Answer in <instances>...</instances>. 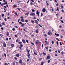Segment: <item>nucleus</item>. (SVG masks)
I'll list each match as a JSON object with an SVG mask.
<instances>
[{
	"label": "nucleus",
	"instance_id": "obj_53",
	"mask_svg": "<svg viewBox=\"0 0 65 65\" xmlns=\"http://www.w3.org/2000/svg\"><path fill=\"white\" fill-rule=\"evenodd\" d=\"M61 11L63 12H64V10L63 9H62L61 10Z\"/></svg>",
	"mask_w": 65,
	"mask_h": 65
},
{
	"label": "nucleus",
	"instance_id": "obj_46",
	"mask_svg": "<svg viewBox=\"0 0 65 65\" xmlns=\"http://www.w3.org/2000/svg\"><path fill=\"white\" fill-rule=\"evenodd\" d=\"M0 36H1V37H2V34H0Z\"/></svg>",
	"mask_w": 65,
	"mask_h": 65
},
{
	"label": "nucleus",
	"instance_id": "obj_19",
	"mask_svg": "<svg viewBox=\"0 0 65 65\" xmlns=\"http://www.w3.org/2000/svg\"><path fill=\"white\" fill-rule=\"evenodd\" d=\"M28 55H27L28 57H29L30 56V54L29 53Z\"/></svg>",
	"mask_w": 65,
	"mask_h": 65
},
{
	"label": "nucleus",
	"instance_id": "obj_47",
	"mask_svg": "<svg viewBox=\"0 0 65 65\" xmlns=\"http://www.w3.org/2000/svg\"><path fill=\"white\" fill-rule=\"evenodd\" d=\"M34 54H35L36 55H37V54L35 53V52H34Z\"/></svg>",
	"mask_w": 65,
	"mask_h": 65
},
{
	"label": "nucleus",
	"instance_id": "obj_33",
	"mask_svg": "<svg viewBox=\"0 0 65 65\" xmlns=\"http://www.w3.org/2000/svg\"><path fill=\"white\" fill-rule=\"evenodd\" d=\"M4 20L5 22H6V18H4Z\"/></svg>",
	"mask_w": 65,
	"mask_h": 65
},
{
	"label": "nucleus",
	"instance_id": "obj_35",
	"mask_svg": "<svg viewBox=\"0 0 65 65\" xmlns=\"http://www.w3.org/2000/svg\"><path fill=\"white\" fill-rule=\"evenodd\" d=\"M15 30V28H12L13 31H14Z\"/></svg>",
	"mask_w": 65,
	"mask_h": 65
},
{
	"label": "nucleus",
	"instance_id": "obj_59",
	"mask_svg": "<svg viewBox=\"0 0 65 65\" xmlns=\"http://www.w3.org/2000/svg\"><path fill=\"white\" fill-rule=\"evenodd\" d=\"M20 19H19L18 20V22H19V21H20Z\"/></svg>",
	"mask_w": 65,
	"mask_h": 65
},
{
	"label": "nucleus",
	"instance_id": "obj_20",
	"mask_svg": "<svg viewBox=\"0 0 65 65\" xmlns=\"http://www.w3.org/2000/svg\"><path fill=\"white\" fill-rule=\"evenodd\" d=\"M21 27H24L25 26V25L24 24H22L21 25Z\"/></svg>",
	"mask_w": 65,
	"mask_h": 65
},
{
	"label": "nucleus",
	"instance_id": "obj_55",
	"mask_svg": "<svg viewBox=\"0 0 65 65\" xmlns=\"http://www.w3.org/2000/svg\"><path fill=\"white\" fill-rule=\"evenodd\" d=\"M4 65H7L8 64H7V63H5V64H4Z\"/></svg>",
	"mask_w": 65,
	"mask_h": 65
},
{
	"label": "nucleus",
	"instance_id": "obj_7",
	"mask_svg": "<svg viewBox=\"0 0 65 65\" xmlns=\"http://www.w3.org/2000/svg\"><path fill=\"white\" fill-rule=\"evenodd\" d=\"M50 59V56H47L46 58V59H47V60H49Z\"/></svg>",
	"mask_w": 65,
	"mask_h": 65
},
{
	"label": "nucleus",
	"instance_id": "obj_10",
	"mask_svg": "<svg viewBox=\"0 0 65 65\" xmlns=\"http://www.w3.org/2000/svg\"><path fill=\"white\" fill-rule=\"evenodd\" d=\"M6 35L7 36H9V32H7Z\"/></svg>",
	"mask_w": 65,
	"mask_h": 65
},
{
	"label": "nucleus",
	"instance_id": "obj_14",
	"mask_svg": "<svg viewBox=\"0 0 65 65\" xmlns=\"http://www.w3.org/2000/svg\"><path fill=\"white\" fill-rule=\"evenodd\" d=\"M1 24H2V25H3V26L5 25L4 22L2 23Z\"/></svg>",
	"mask_w": 65,
	"mask_h": 65
},
{
	"label": "nucleus",
	"instance_id": "obj_1",
	"mask_svg": "<svg viewBox=\"0 0 65 65\" xmlns=\"http://www.w3.org/2000/svg\"><path fill=\"white\" fill-rule=\"evenodd\" d=\"M35 43L36 44H37L39 43V41L38 40H36L35 42Z\"/></svg>",
	"mask_w": 65,
	"mask_h": 65
},
{
	"label": "nucleus",
	"instance_id": "obj_60",
	"mask_svg": "<svg viewBox=\"0 0 65 65\" xmlns=\"http://www.w3.org/2000/svg\"><path fill=\"white\" fill-rule=\"evenodd\" d=\"M15 14L16 15H18V14H17V13H15Z\"/></svg>",
	"mask_w": 65,
	"mask_h": 65
},
{
	"label": "nucleus",
	"instance_id": "obj_38",
	"mask_svg": "<svg viewBox=\"0 0 65 65\" xmlns=\"http://www.w3.org/2000/svg\"><path fill=\"white\" fill-rule=\"evenodd\" d=\"M58 52L59 53H60V50H58Z\"/></svg>",
	"mask_w": 65,
	"mask_h": 65
},
{
	"label": "nucleus",
	"instance_id": "obj_8",
	"mask_svg": "<svg viewBox=\"0 0 65 65\" xmlns=\"http://www.w3.org/2000/svg\"><path fill=\"white\" fill-rule=\"evenodd\" d=\"M21 21L22 22H24L25 21V20L23 18H21Z\"/></svg>",
	"mask_w": 65,
	"mask_h": 65
},
{
	"label": "nucleus",
	"instance_id": "obj_3",
	"mask_svg": "<svg viewBox=\"0 0 65 65\" xmlns=\"http://www.w3.org/2000/svg\"><path fill=\"white\" fill-rule=\"evenodd\" d=\"M3 46L4 47H5L6 46V44H5V42H4L3 44Z\"/></svg>",
	"mask_w": 65,
	"mask_h": 65
},
{
	"label": "nucleus",
	"instance_id": "obj_27",
	"mask_svg": "<svg viewBox=\"0 0 65 65\" xmlns=\"http://www.w3.org/2000/svg\"><path fill=\"white\" fill-rule=\"evenodd\" d=\"M11 46L12 47H14V44H12Z\"/></svg>",
	"mask_w": 65,
	"mask_h": 65
},
{
	"label": "nucleus",
	"instance_id": "obj_56",
	"mask_svg": "<svg viewBox=\"0 0 65 65\" xmlns=\"http://www.w3.org/2000/svg\"><path fill=\"white\" fill-rule=\"evenodd\" d=\"M56 43H57V45H58V41Z\"/></svg>",
	"mask_w": 65,
	"mask_h": 65
},
{
	"label": "nucleus",
	"instance_id": "obj_51",
	"mask_svg": "<svg viewBox=\"0 0 65 65\" xmlns=\"http://www.w3.org/2000/svg\"><path fill=\"white\" fill-rule=\"evenodd\" d=\"M61 42H60V45H62V44H61Z\"/></svg>",
	"mask_w": 65,
	"mask_h": 65
},
{
	"label": "nucleus",
	"instance_id": "obj_24",
	"mask_svg": "<svg viewBox=\"0 0 65 65\" xmlns=\"http://www.w3.org/2000/svg\"><path fill=\"white\" fill-rule=\"evenodd\" d=\"M45 42H46L45 45H46L47 44V41H45Z\"/></svg>",
	"mask_w": 65,
	"mask_h": 65
},
{
	"label": "nucleus",
	"instance_id": "obj_18",
	"mask_svg": "<svg viewBox=\"0 0 65 65\" xmlns=\"http://www.w3.org/2000/svg\"><path fill=\"white\" fill-rule=\"evenodd\" d=\"M28 22H29V21H28V20H25V22H26V23H28Z\"/></svg>",
	"mask_w": 65,
	"mask_h": 65
},
{
	"label": "nucleus",
	"instance_id": "obj_30",
	"mask_svg": "<svg viewBox=\"0 0 65 65\" xmlns=\"http://www.w3.org/2000/svg\"><path fill=\"white\" fill-rule=\"evenodd\" d=\"M61 54H62V55H63L64 54V52L62 51L61 52Z\"/></svg>",
	"mask_w": 65,
	"mask_h": 65
},
{
	"label": "nucleus",
	"instance_id": "obj_2",
	"mask_svg": "<svg viewBox=\"0 0 65 65\" xmlns=\"http://www.w3.org/2000/svg\"><path fill=\"white\" fill-rule=\"evenodd\" d=\"M39 13L38 11V10H37L36 14H37L38 15V17H39Z\"/></svg>",
	"mask_w": 65,
	"mask_h": 65
},
{
	"label": "nucleus",
	"instance_id": "obj_52",
	"mask_svg": "<svg viewBox=\"0 0 65 65\" xmlns=\"http://www.w3.org/2000/svg\"><path fill=\"white\" fill-rule=\"evenodd\" d=\"M19 24H22V22H19Z\"/></svg>",
	"mask_w": 65,
	"mask_h": 65
},
{
	"label": "nucleus",
	"instance_id": "obj_23",
	"mask_svg": "<svg viewBox=\"0 0 65 65\" xmlns=\"http://www.w3.org/2000/svg\"><path fill=\"white\" fill-rule=\"evenodd\" d=\"M28 15L29 13H26L25 14V15Z\"/></svg>",
	"mask_w": 65,
	"mask_h": 65
},
{
	"label": "nucleus",
	"instance_id": "obj_39",
	"mask_svg": "<svg viewBox=\"0 0 65 65\" xmlns=\"http://www.w3.org/2000/svg\"><path fill=\"white\" fill-rule=\"evenodd\" d=\"M18 41H19V39H17L16 41V42H18Z\"/></svg>",
	"mask_w": 65,
	"mask_h": 65
},
{
	"label": "nucleus",
	"instance_id": "obj_58",
	"mask_svg": "<svg viewBox=\"0 0 65 65\" xmlns=\"http://www.w3.org/2000/svg\"><path fill=\"white\" fill-rule=\"evenodd\" d=\"M52 11H54V9H53V8H52Z\"/></svg>",
	"mask_w": 65,
	"mask_h": 65
},
{
	"label": "nucleus",
	"instance_id": "obj_48",
	"mask_svg": "<svg viewBox=\"0 0 65 65\" xmlns=\"http://www.w3.org/2000/svg\"><path fill=\"white\" fill-rule=\"evenodd\" d=\"M31 44H32V45H34V43H33L32 42H31Z\"/></svg>",
	"mask_w": 65,
	"mask_h": 65
},
{
	"label": "nucleus",
	"instance_id": "obj_43",
	"mask_svg": "<svg viewBox=\"0 0 65 65\" xmlns=\"http://www.w3.org/2000/svg\"><path fill=\"white\" fill-rule=\"evenodd\" d=\"M30 1L29 0H28L27 2V3L28 4L29 3V1Z\"/></svg>",
	"mask_w": 65,
	"mask_h": 65
},
{
	"label": "nucleus",
	"instance_id": "obj_62",
	"mask_svg": "<svg viewBox=\"0 0 65 65\" xmlns=\"http://www.w3.org/2000/svg\"><path fill=\"white\" fill-rule=\"evenodd\" d=\"M34 19H35H35H36V18H35V17H34Z\"/></svg>",
	"mask_w": 65,
	"mask_h": 65
},
{
	"label": "nucleus",
	"instance_id": "obj_12",
	"mask_svg": "<svg viewBox=\"0 0 65 65\" xmlns=\"http://www.w3.org/2000/svg\"><path fill=\"white\" fill-rule=\"evenodd\" d=\"M16 56L17 57H19V56H20V55L19 54H16Z\"/></svg>",
	"mask_w": 65,
	"mask_h": 65
},
{
	"label": "nucleus",
	"instance_id": "obj_40",
	"mask_svg": "<svg viewBox=\"0 0 65 65\" xmlns=\"http://www.w3.org/2000/svg\"><path fill=\"white\" fill-rule=\"evenodd\" d=\"M38 26H40V27L41 28H42V26L40 25V24H38Z\"/></svg>",
	"mask_w": 65,
	"mask_h": 65
},
{
	"label": "nucleus",
	"instance_id": "obj_31",
	"mask_svg": "<svg viewBox=\"0 0 65 65\" xmlns=\"http://www.w3.org/2000/svg\"><path fill=\"white\" fill-rule=\"evenodd\" d=\"M56 40H58V41H60V40H59V39H58V38H56Z\"/></svg>",
	"mask_w": 65,
	"mask_h": 65
},
{
	"label": "nucleus",
	"instance_id": "obj_34",
	"mask_svg": "<svg viewBox=\"0 0 65 65\" xmlns=\"http://www.w3.org/2000/svg\"><path fill=\"white\" fill-rule=\"evenodd\" d=\"M18 43H19V44H21L22 43V42H18Z\"/></svg>",
	"mask_w": 65,
	"mask_h": 65
},
{
	"label": "nucleus",
	"instance_id": "obj_13",
	"mask_svg": "<svg viewBox=\"0 0 65 65\" xmlns=\"http://www.w3.org/2000/svg\"><path fill=\"white\" fill-rule=\"evenodd\" d=\"M35 23L37 24H38V22H37V20H35Z\"/></svg>",
	"mask_w": 65,
	"mask_h": 65
},
{
	"label": "nucleus",
	"instance_id": "obj_50",
	"mask_svg": "<svg viewBox=\"0 0 65 65\" xmlns=\"http://www.w3.org/2000/svg\"><path fill=\"white\" fill-rule=\"evenodd\" d=\"M43 62H42L41 63V65H43Z\"/></svg>",
	"mask_w": 65,
	"mask_h": 65
},
{
	"label": "nucleus",
	"instance_id": "obj_5",
	"mask_svg": "<svg viewBox=\"0 0 65 65\" xmlns=\"http://www.w3.org/2000/svg\"><path fill=\"white\" fill-rule=\"evenodd\" d=\"M30 15H31L32 16H34V15H35V13H30Z\"/></svg>",
	"mask_w": 65,
	"mask_h": 65
},
{
	"label": "nucleus",
	"instance_id": "obj_42",
	"mask_svg": "<svg viewBox=\"0 0 65 65\" xmlns=\"http://www.w3.org/2000/svg\"><path fill=\"white\" fill-rule=\"evenodd\" d=\"M6 4V2H5V3H2V5H4V4Z\"/></svg>",
	"mask_w": 65,
	"mask_h": 65
},
{
	"label": "nucleus",
	"instance_id": "obj_36",
	"mask_svg": "<svg viewBox=\"0 0 65 65\" xmlns=\"http://www.w3.org/2000/svg\"><path fill=\"white\" fill-rule=\"evenodd\" d=\"M37 6V4L35 5V7H36Z\"/></svg>",
	"mask_w": 65,
	"mask_h": 65
},
{
	"label": "nucleus",
	"instance_id": "obj_22",
	"mask_svg": "<svg viewBox=\"0 0 65 65\" xmlns=\"http://www.w3.org/2000/svg\"><path fill=\"white\" fill-rule=\"evenodd\" d=\"M30 51V50H29L27 51L28 54H29V52Z\"/></svg>",
	"mask_w": 65,
	"mask_h": 65
},
{
	"label": "nucleus",
	"instance_id": "obj_44",
	"mask_svg": "<svg viewBox=\"0 0 65 65\" xmlns=\"http://www.w3.org/2000/svg\"><path fill=\"white\" fill-rule=\"evenodd\" d=\"M61 8H62V9H63V6H61Z\"/></svg>",
	"mask_w": 65,
	"mask_h": 65
},
{
	"label": "nucleus",
	"instance_id": "obj_17",
	"mask_svg": "<svg viewBox=\"0 0 65 65\" xmlns=\"http://www.w3.org/2000/svg\"><path fill=\"white\" fill-rule=\"evenodd\" d=\"M43 55H46V53H45L43 52Z\"/></svg>",
	"mask_w": 65,
	"mask_h": 65
},
{
	"label": "nucleus",
	"instance_id": "obj_15",
	"mask_svg": "<svg viewBox=\"0 0 65 65\" xmlns=\"http://www.w3.org/2000/svg\"><path fill=\"white\" fill-rule=\"evenodd\" d=\"M44 36H45V37H46V36H47V35H46V34H44Z\"/></svg>",
	"mask_w": 65,
	"mask_h": 65
},
{
	"label": "nucleus",
	"instance_id": "obj_29",
	"mask_svg": "<svg viewBox=\"0 0 65 65\" xmlns=\"http://www.w3.org/2000/svg\"><path fill=\"white\" fill-rule=\"evenodd\" d=\"M30 4L31 5H33V3L32 2H31L30 3Z\"/></svg>",
	"mask_w": 65,
	"mask_h": 65
},
{
	"label": "nucleus",
	"instance_id": "obj_37",
	"mask_svg": "<svg viewBox=\"0 0 65 65\" xmlns=\"http://www.w3.org/2000/svg\"><path fill=\"white\" fill-rule=\"evenodd\" d=\"M32 11L33 12H35V10H34V9H32Z\"/></svg>",
	"mask_w": 65,
	"mask_h": 65
},
{
	"label": "nucleus",
	"instance_id": "obj_63",
	"mask_svg": "<svg viewBox=\"0 0 65 65\" xmlns=\"http://www.w3.org/2000/svg\"><path fill=\"white\" fill-rule=\"evenodd\" d=\"M14 59H15V60H17V58L16 57H15Z\"/></svg>",
	"mask_w": 65,
	"mask_h": 65
},
{
	"label": "nucleus",
	"instance_id": "obj_57",
	"mask_svg": "<svg viewBox=\"0 0 65 65\" xmlns=\"http://www.w3.org/2000/svg\"><path fill=\"white\" fill-rule=\"evenodd\" d=\"M22 10V11H23V12H24V11H25V10Z\"/></svg>",
	"mask_w": 65,
	"mask_h": 65
},
{
	"label": "nucleus",
	"instance_id": "obj_41",
	"mask_svg": "<svg viewBox=\"0 0 65 65\" xmlns=\"http://www.w3.org/2000/svg\"><path fill=\"white\" fill-rule=\"evenodd\" d=\"M59 6V4L58 3H57L56 4V6Z\"/></svg>",
	"mask_w": 65,
	"mask_h": 65
},
{
	"label": "nucleus",
	"instance_id": "obj_9",
	"mask_svg": "<svg viewBox=\"0 0 65 65\" xmlns=\"http://www.w3.org/2000/svg\"><path fill=\"white\" fill-rule=\"evenodd\" d=\"M22 42H23V43H25L26 42H25V41L24 40V39L22 40Z\"/></svg>",
	"mask_w": 65,
	"mask_h": 65
},
{
	"label": "nucleus",
	"instance_id": "obj_25",
	"mask_svg": "<svg viewBox=\"0 0 65 65\" xmlns=\"http://www.w3.org/2000/svg\"><path fill=\"white\" fill-rule=\"evenodd\" d=\"M45 48H46V49L47 50L48 49V47H45Z\"/></svg>",
	"mask_w": 65,
	"mask_h": 65
},
{
	"label": "nucleus",
	"instance_id": "obj_16",
	"mask_svg": "<svg viewBox=\"0 0 65 65\" xmlns=\"http://www.w3.org/2000/svg\"><path fill=\"white\" fill-rule=\"evenodd\" d=\"M38 29H37L36 30V33H38Z\"/></svg>",
	"mask_w": 65,
	"mask_h": 65
},
{
	"label": "nucleus",
	"instance_id": "obj_21",
	"mask_svg": "<svg viewBox=\"0 0 65 65\" xmlns=\"http://www.w3.org/2000/svg\"><path fill=\"white\" fill-rule=\"evenodd\" d=\"M14 7H17V5H14Z\"/></svg>",
	"mask_w": 65,
	"mask_h": 65
},
{
	"label": "nucleus",
	"instance_id": "obj_26",
	"mask_svg": "<svg viewBox=\"0 0 65 65\" xmlns=\"http://www.w3.org/2000/svg\"><path fill=\"white\" fill-rule=\"evenodd\" d=\"M20 46L21 48H22V47H23V45L22 44L20 45Z\"/></svg>",
	"mask_w": 65,
	"mask_h": 65
},
{
	"label": "nucleus",
	"instance_id": "obj_28",
	"mask_svg": "<svg viewBox=\"0 0 65 65\" xmlns=\"http://www.w3.org/2000/svg\"><path fill=\"white\" fill-rule=\"evenodd\" d=\"M4 55L5 57H6V54H5V53H4Z\"/></svg>",
	"mask_w": 65,
	"mask_h": 65
},
{
	"label": "nucleus",
	"instance_id": "obj_45",
	"mask_svg": "<svg viewBox=\"0 0 65 65\" xmlns=\"http://www.w3.org/2000/svg\"><path fill=\"white\" fill-rule=\"evenodd\" d=\"M16 65H18V62H16Z\"/></svg>",
	"mask_w": 65,
	"mask_h": 65
},
{
	"label": "nucleus",
	"instance_id": "obj_6",
	"mask_svg": "<svg viewBox=\"0 0 65 65\" xmlns=\"http://www.w3.org/2000/svg\"><path fill=\"white\" fill-rule=\"evenodd\" d=\"M46 11V9L45 8H43L42 10V12H44Z\"/></svg>",
	"mask_w": 65,
	"mask_h": 65
},
{
	"label": "nucleus",
	"instance_id": "obj_61",
	"mask_svg": "<svg viewBox=\"0 0 65 65\" xmlns=\"http://www.w3.org/2000/svg\"><path fill=\"white\" fill-rule=\"evenodd\" d=\"M18 3H19V2H21V1H17Z\"/></svg>",
	"mask_w": 65,
	"mask_h": 65
},
{
	"label": "nucleus",
	"instance_id": "obj_11",
	"mask_svg": "<svg viewBox=\"0 0 65 65\" xmlns=\"http://www.w3.org/2000/svg\"><path fill=\"white\" fill-rule=\"evenodd\" d=\"M19 62L20 63H22V60L21 59L20 61H19Z\"/></svg>",
	"mask_w": 65,
	"mask_h": 65
},
{
	"label": "nucleus",
	"instance_id": "obj_49",
	"mask_svg": "<svg viewBox=\"0 0 65 65\" xmlns=\"http://www.w3.org/2000/svg\"><path fill=\"white\" fill-rule=\"evenodd\" d=\"M61 23H64V22L63 21V20H61Z\"/></svg>",
	"mask_w": 65,
	"mask_h": 65
},
{
	"label": "nucleus",
	"instance_id": "obj_54",
	"mask_svg": "<svg viewBox=\"0 0 65 65\" xmlns=\"http://www.w3.org/2000/svg\"><path fill=\"white\" fill-rule=\"evenodd\" d=\"M50 60H49L48 61V63H50Z\"/></svg>",
	"mask_w": 65,
	"mask_h": 65
},
{
	"label": "nucleus",
	"instance_id": "obj_4",
	"mask_svg": "<svg viewBox=\"0 0 65 65\" xmlns=\"http://www.w3.org/2000/svg\"><path fill=\"white\" fill-rule=\"evenodd\" d=\"M48 33L49 35L51 36L50 34H52V32L50 31H49L48 32Z\"/></svg>",
	"mask_w": 65,
	"mask_h": 65
},
{
	"label": "nucleus",
	"instance_id": "obj_64",
	"mask_svg": "<svg viewBox=\"0 0 65 65\" xmlns=\"http://www.w3.org/2000/svg\"><path fill=\"white\" fill-rule=\"evenodd\" d=\"M59 28H62V26H59Z\"/></svg>",
	"mask_w": 65,
	"mask_h": 65
},
{
	"label": "nucleus",
	"instance_id": "obj_32",
	"mask_svg": "<svg viewBox=\"0 0 65 65\" xmlns=\"http://www.w3.org/2000/svg\"><path fill=\"white\" fill-rule=\"evenodd\" d=\"M53 44L54 43V42L53 41H52L51 42Z\"/></svg>",
	"mask_w": 65,
	"mask_h": 65
}]
</instances>
